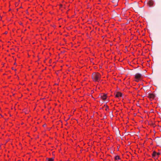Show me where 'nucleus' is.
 Listing matches in <instances>:
<instances>
[{
  "label": "nucleus",
  "instance_id": "obj_1",
  "mask_svg": "<svg viewBox=\"0 0 161 161\" xmlns=\"http://www.w3.org/2000/svg\"><path fill=\"white\" fill-rule=\"evenodd\" d=\"M93 81L95 82H99L101 80V75L98 72H94L92 75Z\"/></svg>",
  "mask_w": 161,
  "mask_h": 161
},
{
  "label": "nucleus",
  "instance_id": "obj_2",
  "mask_svg": "<svg viewBox=\"0 0 161 161\" xmlns=\"http://www.w3.org/2000/svg\"><path fill=\"white\" fill-rule=\"evenodd\" d=\"M143 78V76L140 73H136L134 75L135 81L136 82H139L141 81Z\"/></svg>",
  "mask_w": 161,
  "mask_h": 161
},
{
  "label": "nucleus",
  "instance_id": "obj_3",
  "mask_svg": "<svg viewBox=\"0 0 161 161\" xmlns=\"http://www.w3.org/2000/svg\"><path fill=\"white\" fill-rule=\"evenodd\" d=\"M123 95V94L120 92H115V97L119 98L122 97Z\"/></svg>",
  "mask_w": 161,
  "mask_h": 161
},
{
  "label": "nucleus",
  "instance_id": "obj_4",
  "mask_svg": "<svg viewBox=\"0 0 161 161\" xmlns=\"http://www.w3.org/2000/svg\"><path fill=\"white\" fill-rule=\"evenodd\" d=\"M107 94L105 93L102 94L100 96L101 99L103 101H105L107 99Z\"/></svg>",
  "mask_w": 161,
  "mask_h": 161
},
{
  "label": "nucleus",
  "instance_id": "obj_5",
  "mask_svg": "<svg viewBox=\"0 0 161 161\" xmlns=\"http://www.w3.org/2000/svg\"><path fill=\"white\" fill-rule=\"evenodd\" d=\"M148 97L151 100H152L154 99L155 95L153 93H149L148 95Z\"/></svg>",
  "mask_w": 161,
  "mask_h": 161
},
{
  "label": "nucleus",
  "instance_id": "obj_6",
  "mask_svg": "<svg viewBox=\"0 0 161 161\" xmlns=\"http://www.w3.org/2000/svg\"><path fill=\"white\" fill-rule=\"evenodd\" d=\"M160 154V153H157L156 151H154L152 154V157L153 158H154L156 156H157V158H158Z\"/></svg>",
  "mask_w": 161,
  "mask_h": 161
},
{
  "label": "nucleus",
  "instance_id": "obj_7",
  "mask_svg": "<svg viewBox=\"0 0 161 161\" xmlns=\"http://www.w3.org/2000/svg\"><path fill=\"white\" fill-rule=\"evenodd\" d=\"M147 5L150 7L152 6L154 4V2L152 0H149L147 3Z\"/></svg>",
  "mask_w": 161,
  "mask_h": 161
},
{
  "label": "nucleus",
  "instance_id": "obj_8",
  "mask_svg": "<svg viewBox=\"0 0 161 161\" xmlns=\"http://www.w3.org/2000/svg\"><path fill=\"white\" fill-rule=\"evenodd\" d=\"M47 161H54V159L53 158H47Z\"/></svg>",
  "mask_w": 161,
  "mask_h": 161
},
{
  "label": "nucleus",
  "instance_id": "obj_9",
  "mask_svg": "<svg viewBox=\"0 0 161 161\" xmlns=\"http://www.w3.org/2000/svg\"><path fill=\"white\" fill-rule=\"evenodd\" d=\"M120 159L121 158H120V157H119V156L118 155L115 156V158H114V159L115 160H120Z\"/></svg>",
  "mask_w": 161,
  "mask_h": 161
},
{
  "label": "nucleus",
  "instance_id": "obj_10",
  "mask_svg": "<svg viewBox=\"0 0 161 161\" xmlns=\"http://www.w3.org/2000/svg\"><path fill=\"white\" fill-rule=\"evenodd\" d=\"M104 107H105V110L106 111H108L109 110L108 106L107 105H104Z\"/></svg>",
  "mask_w": 161,
  "mask_h": 161
},
{
  "label": "nucleus",
  "instance_id": "obj_11",
  "mask_svg": "<svg viewBox=\"0 0 161 161\" xmlns=\"http://www.w3.org/2000/svg\"><path fill=\"white\" fill-rule=\"evenodd\" d=\"M12 70H14V68H13V67H12ZM14 70H16V69H14Z\"/></svg>",
  "mask_w": 161,
  "mask_h": 161
},
{
  "label": "nucleus",
  "instance_id": "obj_12",
  "mask_svg": "<svg viewBox=\"0 0 161 161\" xmlns=\"http://www.w3.org/2000/svg\"><path fill=\"white\" fill-rule=\"evenodd\" d=\"M16 64V63H14V65H15V64Z\"/></svg>",
  "mask_w": 161,
  "mask_h": 161
}]
</instances>
